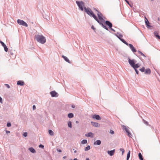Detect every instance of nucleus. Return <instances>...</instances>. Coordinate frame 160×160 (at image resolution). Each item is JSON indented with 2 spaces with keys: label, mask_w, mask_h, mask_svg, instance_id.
I'll list each match as a JSON object with an SVG mask.
<instances>
[{
  "label": "nucleus",
  "mask_w": 160,
  "mask_h": 160,
  "mask_svg": "<svg viewBox=\"0 0 160 160\" xmlns=\"http://www.w3.org/2000/svg\"><path fill=\"white\" fill-rule=\"evenodd\" d=\"M111 30L112 31H113L114 32H115V30H114V29H112V28H110Z\"/></svg>",
  "instance_id": "49"
},
{
  "label": "nucleus",
  "mask_w": 160,
  "mask_h": 160,
  "mask_svg": "<svg viewBox=\"0 0 160 160\" xmlns=\"http://www.w3.org/2000/svg\"><path fill=\"white\" fill-rule=\"evenodd\" d=\"M66 158V156H64L63 157V158Z\"/></svg>",
  "instance_id": "59"
},
{
  "label": "nucleus",
  "mask_w": 160,
  "mask_h": 160,
  "mask_svg": "<svg viewBox=\"0 0 160 160\" xmlns=\"http://www.w3.org/2000/svg\"><path fill=\"white\" fill-rule=\"evenodd\" d=\"M101 141L98 140L94 142V145H100L101 144Z\"/></svg>",
  "instance_id": "17"
},
{
  "label": "nucleus",
  "mask_w": 160,
  "mask_h": 160,
  "mask_svg": "<svg viewBox=\"0 0 160 160\" xmlns=\"http://www.w3.org/2000/svg\"><path fill=\"white\" fill-rule=\"evenodd\" d=\"M158 21H159L160 20V18H158Z\"/></svg>",
  "instance_id": "61"
},
{
  "label": "nucleus",
  "mask_w": 160,
  "mask_h": 160,
  "mask_svg": "<svg viewBox=\"0 0 160 160\" xmlns=\"http://www.w3.org/2000/svg\"><path fill=\"white\" fill-rule=\"evenodd\" d=\"M120 150L121 151H122V155H123V153H124V151H125L124 149H123V148H120Z\"/></svg>",
  "instance_id": "35"
},
{
  "label": "nucleus",
  "mask_w": 160,
  "mask_h": 160,
  "mask_svg": "<svg viewBox=\"0 0 160 160\" xmlns=\"http://www.w3.org/2000/svg\"><path fill=\"white\" fill-rule=\"evenodd\" d=\"M154 34L156 38L160 39V36L158 35V33L157 32L155 31L154 32Z\"/></svg>",
  "instance_id": "18"
},
{
  "label": "nucleus",
  "mask_w": 160,
  "mask_h": 160,
  "mask_svg": "<svg viewBox=\"0 0 160 160\" xmlns=\"http://www.w3.org/2000/svg\"><path fill=\"white\" fill-rule=\"evenodd\" d=\"M151 71L149 68H147L145 71L144 73L145 74L149 75L151 74Z\"/></svg>",
  "instance_id": "15"
},
{
  "label": "nucleus",
  "mask_w": 160,
  "mask_h": 160,
  "mask_svg": "<svg viewBox=\"0 0 160 160\" xmlns=\"http://www.w3.org/2000/svg\"><path fill=\"white\" fill-rule=\"evenodd\" d=\"M73 114L72 113H71V118H73Z\"/></svg>",
  "instance_id": "43"
},
{
  "label": "nucleus",
  "mask_w": 160,
  "mask_h": 160,
  "mask_svg": "<svg viewBox=\"0 0 160 160\" xmlns=\"http://www.w3.org/2000/svg\"><path fill=\"white\" fill-rule=\"evenodd\" d=\"M39 147V148H44V146L41 144L40 145Z\"/></svg>",
  "instance_id": "42"
},
{
  "label": "nucleus",
  "mask_w": 160,
  "mask_h": 160,
  "mask_svg": "<svg viewBox=\"0 0 160 160\" xmlns=\"http://www.w3.org/2000/svg\"><path fill=\"white\" fill-rule=\"evenodd\" d=\"M77 152V151H76V150H75V151H74V152L75 153H76V152Z\"/></svg>",
  "instance_id": "60"
},
{
  "label": "nucleus",
  "mask_w": 160,
  "mask_h": 160,
  "mask_svg": "<svg viewBox=\"0 0 160 160\" xmlns=\"http://www.w3.org/2000/svg\"><path fill=\"white\" fill-rule=\"evenodd\" d=\"M24 84V82L21 81H18L17 82V84L18 85H20L21 86L23 85Z\"/></svg>",
  "instance_id": "20"
},
{
  "label": "nucleus",
  "mask_w": 160,
  "mask_h": 160,
  "mask_svg": "<svg viewBox=\"0 0 160 160\" xmlns=\"http://www.w3.org/2000/svg\"><path fill=\"white\" fill-rule=\"evenodd\" d=\"M0 102L1 103H2V98L0 97Z\"/></svg>",
  "instance_id": "45"
},
{
  "label": "nucleus",
  "mask_w": 160,
  "mask_h": 160,
  "mask_svg": "<svg viewBox=\"0 0 160 160\" xmlns=\"http://www.w3.org/2000/svg\"><path fill=\"white\" fill-rule=\"evenodd\" d=\"M70 113H69L68 115V117L69 118H70Z\"/></svg>",
  "instance_id": "53"
},
{
  "label": "nucleus",
  "mask_w": 160,
  "mask_h": 160,
  "mask_svg": "<svg viewBox=\"0 0 160 160\" xmlns=\"http://www.w3.org/2000/svg\"><path fill=\"white\" fill-rule=\"evenodd\" d=\"M122 42H123L126 45H127V46H128V44H128V43L124 39H121V40H120Z\"/></svg>",
  "instance_id": "24"
},
{
  "label": "nucleus",
  "mask_w": 160,
  "mask_h": 160,
  "mask_svg": "<svg viewBox=\"0 0 160 160\" xmlns=\"http://www.w3.org/2000/svg\"><path fill=\"white\" fill-rule=\"evenodd\" d=\"M5 85L6 86V87L9 88H10V86H9V85H8V84H5Z\"/></svg>",
  "instance_id": "41"
},
{
  "label": "nucleus",
  "mask_w": 160,
  "mask_h": 160,
  "mask_svg": "<svg viewBox=\"0 0 160 160\" xmlns=\"http://www.w3.org/2000/svg\"><path fill=\"white\" fill-rule=\"evenodd\" d=\"M50 94L52 97H57L58 96L57 93L55 91H52L50 92Z\"/></svg>",
  "instance_id": "12"
},
{
  "label": "nucleus",
  "mask_w": 160,
  "mask_h": 160,
  "mask_svg": "<svg viewBox=\"0 0 160 160\" xmlns=\"http://www.w3.org/2000/svg\"><path fill=\"white\" fill-rule=\"evenodd\" d=\"M57 151L59 152H62V151L60 149L59 150L57 149Z\"/></svg>",
  "instance_id": "52"
},
{
  "label": "nucleus",
  "mask_w": 160,
  "mask_h": 160,
  "mask_svg": "<svg viewBox=\"0 0 160 160\" xmlns=\"http://www.w3.org/2000/svg\"><path fill=\"white\" fill-rule=\"evenodd\" d=\"M139 70L141 72H145V69L144 67H143L142 68L139 69Z\"/></svg>",
  "instance_id": "31"
},
{
  "label": "nucleus",
  "mask_w": 160,
  "mask_h": 160,
  "mask_svg": "<svg viewBox=\"0 0 160 160\" xmlns=\"http://www.w3.org/2000/svg\"><path fill=\"white\" fill-rule=\"evenodd\" d=\"M138 157L139 159L140 160H143V158L142 154L140 153H139L138 154Z\"/></svg>",
  "instance_id": "25"
},
{
  "label": "nucleus",
  "mask_w": 160,
  "mask_h": 160,
  "mask_svg": "<svg viewBox=\"0 0 160 160\" xmlns=\"http://www.w3.org/2000/svg\"><path fill=\"white\" fill-rule=\"evenodd\" d=\"M86 160H89V158H87L86 159Z\"/></svg>",
  "instance_id": "57"
},
{
  "label": "nucleus",
  "mask_w": 160,
  "mask_h": 160,
  "mask_svg": "<svg viewBox=\"0 0 160 160\" xmlns=\"http://www.w3.org/2000/svg\"><path fill=\"white\" fill-rule=\"evenodd\" d=\"M85 136L87 137H90L93 138V134L92 132H89L88 133H86L85 134Z\"/></svg>",
  "instance_id": "14"
},
{
  "label": "nucleus",
  "mask_w": 160,
  "mask_h": 160,
  "mask_svg": "<svg viewBox=\"0 0 160 160\" xmlns=\"http://www.w3.org/2000/svg\"><path fill=\"white\" fill-rule=\"evenodd\" d=\"M4 50L5 52H7L8 51V49L6 45L3 47Z\"/></svg>",
  "instance_id": "33"
},
{
  "label": "nucleus",
  "mask_w": 160,
  "mask_h": 160,
  "mask_svg": "<svg viewBox=\"0 0 160 160\" xmlns=\"http://www.w3.org/2000/svg\"><path fill=\"white\" fill-rule=\"evenodd\" d=\"M127 134H128V136L129 137H131V136H132V135L129 131L128 132H127Z\"/></svg>",
  "instance_id": "32"
},
{
  "label": "nucleus",
  "mask_w": 160,
  "mask_h": 160,
  "mask_svg": "<svg viewBox=\"0 0 160 160\" xmlns=\"http://www.w3.org/2000/svg\"><path fill=\"white\" fill-rule=\"evenodd\" d=\"M128 46H129L130 48L133 52H137L136 49L131 44H129Z\"/></svg>",
  "instance_id": "8"
},
{
  "label": "nucleus",
  "mask_w": 160,
  "mask_h": 160,
  "mask_svg": "<svg viewBox=\"0 0 160 160\" xmlns=\"http://www.w3.org/2000/svg\"><path fill=\"white\" fill-rule=\"evenodd\" d=\"M145 23L148 28H149L152 27V26L150 25V23L148 21V19L145 17Z\"/></svg>",
  "instance_id": "9"
},
{
  "label": "nucleus",
  "mask_w": 160,
  "mask_h": 160,
  "mask_svg": "<svg viewBox=\"0 0 160 160\" xmlns=\"http://www.w3.org/2000/svg\"><path fill=\"white\" fill-rule=\"evenodd\" d=\"M29 150H30V151L31 152H32L33 153H35L36 152V151L35 150V149L33 148H29Z\"/></svg>",
  "instance_id": "22"
},
{
  "label": "nucleus",
  "mask_w": 160,
  "mask_h": 160,
  "mask_svg": "<svg viewBox=\"0 0 160 160\" xmlns=\"http://www.w3.org/2000/svg\"><path fill=\"white\" fill-rule=\"evenodd\" d=\"M68 126L70 127V122H69L68 123Z\"/></svg>",
  "instance_id": "51"
},
{
  "label": "nucleus",
  "mask_w": 160,
  "mask_h": 160,
  "mask_svg": "<svg viewBox=\"0 0 160 160\" xmlns=\"http://www.w3.org/2000/svg\"><path fill=\"white\" fill-rule=\"evenodd\" d=\"M7 126L8 127H10L11 126V123L10 122H8L7 124Z\"/></svg>",
  "instance_id": "39"
},
{
  "label": "nucleus",
  "mask_w": 160,
  "mask_h": 160,
  "mask_svg": "<svg viewBox=\"0 0 160 160\" xmlns=\"http://www.w3.org/2000/svg\"><path fill=\"white\" fill-rule=\"evenodd\" d=\"M130 151L129 150L128 153L127 157V160H128L130 157Z\"/></svg>",
  "instance_id": "23"
},
{
  "label": "nucleus",
  "mask_w": 160,
  "mask_h": 160,
  "mask_svg": "<svg viewBox=\"0 0 160 160\" xmlns=\"http://www.w3.org/2000/svg\"><path fill=\"white\" fill-rule=\"evenodd\" d=\"M93 10H95L97 12L99 11L98 10H97L96 8H93Z\"/></svg>",
  "instance_id": "47"
},
{
  "label": "nucleus",
  "mask_w": 160,
  "mask_h": 160,
  "mask_svg": "<svg viewBox=\"0 0 160 160\" xmlns=\"http://www.w3.org/2000/svg\"><path fill=\"white\" fill-rule=\"evenodd\" d=\"M97 14L99 20H100V21L101 22V23H102L103 24V22H104L105 20L103 18V15L99 11L98 12Z\"/></svg>",
  "instance_id": "4"
},
{
  "label": "nucleus",
  "mask_w": 160,
  "mask_h": 160,
  "mask_svg": "<svg viewBox=\"0 0 160 160\" xmlns=\"http://www.w3.org/2000/svg\"><path fill=\"white\" fill-rule=\"evenodd\" d=\"M6 133H10V131H6Z\"/></svg>",
  "instance_id": "54"
},
{
  "label": "nucleus",
  "mask_w": 160,
  "mask_h": 160,
  "mask_svg": "<svg viewBox=\"0 0 160 160\" xmlns=\"http://www.w3.org/2000/svg\"><path fill=\"white\" fill-rule=\"evenodd\" d=\"M143 121L144 123L146 125H148V123L147 121H145L143 119Z\"/></svg>",
  "instance_id": "34"
},
{
  "label": "nucleus",
  "mask_w": 160,
  "mask_h": 160,
  "mask_svg": "<svg viewBox=\"0 0 160 160\" xmlns=\"http://www.w3.org/2000/svg\"><path fill=\"white\" fill-rule=\"evenodd\" d=\"M92 118L93 119H96L97 120H101V118L98 115L94 114L92 116Z\"/></svg>",
  "instance_id": "7"
},
{
  "label": "nucleus",
  "mask_w": 160,
  "mask_h": 160,
  "mask_svg": "<svg viewBox=\"0 0 160 160\" xmlns=\"http://www.w3.org/2000/svg\"><path fill=\"white\" fill-rule=\"evenodd\" d=\"M73 160H78V159L76 158H74Z\"/></svg>",
  "instance_id": "56"
},
{
  "label": "nucleus",
  "mask_w": 160,
  "mask_h": 160,
  "mask_svg": "<svg viewBox=\"0 0 160 160\" xmlns=\"http://www.w3.org/2000/svg\"><path fill=\"white\" fill-rule=\"evenodd\" d=\"M76 123H79V122L78 121H76Z\"/></svg>",
  "instance_id": "55"
},
{
  "label": "nucleus",
  "mask_w": 160,
  "mask_h": 160,
  "mask_svg": "<svg viewBox=\"0 0 160 160\" xmlns=\"http://www.w3.org/2000/svg\"><path fill=\"white\" fill-rule=\"evenodd\" d=\"M87 143V141L86 139L82 140L81 142V143L82 144H86Z\"/></svg>",
  "instance_id": "27"
},
{
  "label": "nucleus",
  "mask_w": 160,
  "mask_h": 160,
  "mask_svg": "<svg viewBox=\"0 0 160 160\" xmlns=\"http://www.w3.org/2000/svg\"><path fill=\"white\" fill-rule=\"evenodd\" d=\"M91 124L93 126L96 127H99V125L98 123L92 121L91 122Z\"/></svg>",
  "instance_id": "13"
},
{
  "label": "nucleus",
  "mask_w": 160,
  "mask_h": 160,
  "mask_svg": "<svg viewBox=\"0 0 160 160\" xmlns=\"http://www.w3.org/2000/svg\"><path fill=\"white\" fill-rule=\"evenodd\" d=\"M48 132H49V134L51 135H54V133H53V131L51 130H49Z\"/></svg>",
  "instance_id": "29"
},
{
  "label": "nucleus",
  "mask_w": 160,
  "mask_h": 160,
  "mask_svg": "<svg viewBox=\"0 0 160 160\" xmlns=\"http://www.w3.org/2000/svg\"><path fill=\"white\" fill-rule=\"evenodd\" d=\"M106 24L108 26L109 28H111L112 26V24L109 21H106L105 22Z\"/></svg>",
  "instance_id": "10"
},
{
  "label": "nucleus",
  "mask_w": 160,
  "mask_h": 160,
  "mask_svg": "<svg viewBox=\"0 0 160 160\" xmlns=\"http://www.w3.org/2000/svg\"><path fill=\"white\" fill-rule=\"evenodd\" d=\"M32 108L33 110H35L36 109V107L35 105H34L33 106Z\"/></svg>",
  "instance_id": "46"
},
{
  "label": "nucleus",
  "mask_w": 160,
  "mask_h": 160,
  "mask_svg": "<svg viewBox=\"0 0 160 160\" xmlns=\"http://www.w3.org/2000/svg\"><path fill=\"white\" fill-rule=\"evenodd\" d=\"M0 43L2 45L3 47L4 46H5V44L3 42H2V41L0 40Z\"/></svg>",
  "instance_id": "36"
},
{
  "label": "nucleus",
  "mask_w": 160,
  "mask_h": 160,
  "mask_svg": "<svg viewBox=\"0 0 160 160\" xmlns=\"http://www.w3.org/2000/svg\"><path fill=\"white\" fill-rule=\"evenodd\" d=\"M138 52L139 54H140L142 56H144L145 57H146V56L144 54H143L142 52H141V51H138Z\"/></svg>",
  "instance_id": "30"
},
{
  "label": "nucleus",
  "mask_w": 160,
  "mask_h": 160,
  "mask_svg": "<svg viewBox=\"0 0 160 160\" xmlns=\"http://www.w3.org/2000/svg\"><path fill=\"white\" fill-rule=\"evenodd\" d=\"M71 107H72V108H75V106L74 105H73V104H72L71 106Z\"/></svg>",
  "instance_id": "50"
},
{
  "label": "nucleus",
  "mask_w": 160,
  "mask_h": 160,
  "mask_svg": "<svg viewBox=\"0 0 160 160\" xmlns=\"http://www.w3.org/2000/svg\"><path fill=\"white\" fill-rule=\"evenodd\" d=\"M128 58V61L129 64L132 68H133L136 62V61L134 59L131 60L129 58Z\"/></svg>",
  "instance_id": "5"
},
{
  "label": "nucleus",
  "mask_w": 160,
  "mask_h": 160,
  "mask_svg": "<svg viewBox=\"0 0 160 160\" xmlns=\"http://www.w3.org/2000/svg\"><path fill=\"white\" fill-rule=\"evenodd\" d=\"M117 34H115V35L120 40H121V39H122V38L123 37V36L122 34L120 33L119 32H117Z\"/></svg>",
  "instance_id": "16"
},
{
  "label": "nucleus",
  "mask_w": 160,
  "mask_h": 160,
  "mask_svg": "<svg viewBox=\"0 0 160 160\" xmlns=\"http://www.w3.org/2000/svg\"><path fill=\"white\" fill-rule=\"evenodd\" d=\"M72 122H71V128H72Z\"/></svg>",
  "instance_id": "58"
},
{
  "label": "nucleus",
  "mask_w": 160,
  "mask_h": 160,
  "mask_svg": "<svg viewBox=\"0 0 160 160\" xmlns=\"http://www.w3.org/2000/svg\"><path fill=\"white\" fill-rule=\"evenodd\" d=\"M17 22H18V23L20 25H23L26 27H27L28 26V25L27 24L22 20H21L20 19H18L17 20Z\"/></svg>",
  "instance_id": "6"
},
{
  "label": "nucleus",
  "mask_w": 160,
  "mask_h": 160,
  "mask_svg": "<svg viewBox=\"0 0 160 160\" xmlns=\"http://www.w3.org/2000/svg\"><path fill=\"white\" fill-rule=\"evenodd\" d=\"M23 135L24 137H26L27 136V133L26 132H24L23 134Z\"/></svg>",
  "instance_id": "40"
},
{
  "label": "nucleus",
  "mask_w": 160,
  "mask_h": 160,
  "mask_svg": "<svg viewBox=\"0 0 160 160\" xmlns=\"http://www.w3.org/2000/svg\"><path fill=\"white\" fill-rule=\"evenodd\" d=\"M140 65L138 63L137 64H135L133 68L134 69H137V68H138L139 67H140Z\"/></svg>",
  "instance_id": "21"
},
{
  "label": "nucleus",
  "mask_w": 160,
  "mask_h": 160,
  "mask_svg": "<svg viewBox=\"0 0 160 160\" xmlns=\"http://www.w3.org/2000/svg\"><path fill=\"white\" fill-rule=\"evenodd\" d=\"M91 28L93 30L95 29V28H94V27L93 26H92L91 27Z\"/></svg>",
  "instance_id": "48"
},
{
  "label": "nucleus",
  "mask_w": 160,
  "mask_h": 160,
  "mask_svg": "<svg viewBox=\"0 0 160 160\" xmlns=\"http://www.w3.org/2000/svg\"><path fill=\"white\" fill-rule=\"evenodd\" d=\"M76 3L77 4L79 9L82 11L83 10V6H84V3L83 1H77Z\"/></svg>",
  "instance_id": "3"
},
{
  "label": "nucleus",
  "mask_w": 160,
  "mask_h": 160,
  "mask_svg": "<svg viewBox=\"0 0 160 160\" xmlns=\"http://www.w3.org/2000/svg\"><path fill=\"white\" fill-rule=\"evenodd\" d=\"M110 133L112 134H113L114 132L112 130H111L110 131Z\"/></svg>",
  "instance_id": "38"
},
{
  "label": "nucleus",
  "mask_w": 160,
  "mask_h": 160,
  "mask_svg": "<svg viewBox=\"0 0 160 160\" xmlns=\"http://www.w3.org/2000/svg\"><path fill=\"white\" fill-rule=\"evenodd\" d=\"M62 57L64 59V60L66 62H69V60L67 57H66L63 55L62 56Z\"/></svg>",
  "instance_id": "26"
},
{
  "label": "nucleus",
  "mask_w": 160,
  "mask_h": 160,
  "mask_svg": "<svg viewBox=\"0 0 160 160\" xmlns=\"http://www.w3.org/2000/svg\"><path fill=\"white\" fill-rule=\"evenodd\" d=\"M84 9L85 10V12L87 13L91 17H93V18L100 25H101V26L104 29H106L107 30H108V28L105 26L102 23H101V22L99 20L97 17L96 16V15L94 14L93 12L92 11V10L90 9V8H87L86 7H84Z\"/></svg>",
  "instance_id": "1"
},
{
  "label": "nucleus",
  "mask_w": 160,
  "mask_h": 160,
  "mask_svg": "<svg viewBox=\"0 0 160 160\" xmlns=\"http://www.w3.org/2000/svg\"><path fill=\"white\" fill-rule=\"evenodd\" d=\"M125 1L127 2V3H128V4H129V5L130 6V5L129 4V2H128V1L127 0H125Z\"/></svg>",
  "instance_id": "44"
},
{
  "label": "nucleus",
  "mask_w": 160,
  "mask_h": 160,
  "mask_svg": "<svg viewBox=\"0 0 160 160\" xmlns=\"http://www.w3.org/2000/svg\"><path fill=\"white\" fill-rule=\"evenodd\" d=\"M115 149H113L112 150L108 151V153L109 154L110 156H113L115 152Z\"/></svg>",
  "instance_id": "11"
},
{
  "label": "nucleus",
  "mask_w": 160,
  "mask_h": 160,
  "mask_svg": "<svg viewBox=\"0 0 160 160\" xmlns=\"http://www.w3.org/2000/svg\"><path fill=\"white\" fill-rule=\"evenodd\" d=\"M134 70H135L136 73L137 74H138L139 73V72L138 70L137 69H134Z\"/></svg>",
  "instance_id": "37"
},
{
  "label": "nucleus",
  "mask_w": 160,
  "mask_h": 160,
  "mask_svg": "<svg viewBox=\"0 0 160 160\" xmlns=\"http://www.w3.org/2000/svg\"><path fill=\"white\" fill-rule=\"evenodd\" d=\"M90 149V147L89 145H88L85 148L84 150L85 151H88Z\"/></svg>",
  "instance_id": "28"
},
{
  "label": "nucleus",
  "mask_w": 160,
  "mask_h": 160,
  "mask_svg": "<svg viewBox=\"0 0 160 160\" xmlns=\"http://www.w3.org/2000/svg\"><path fill=\"white\" fill-rule=\"evenodd\" d=\"M122 129L123 130H125L127 132L129 131L127 128L124 125H122Z\"/></svg>",
  "instance_id": "19"
},
{
  "label": "nucleus",
  "mask_w": 160,
  "mask_h": 160,
  "mask_svg": "<svg viewBox=\"0 0 160 160\" xmlns=\"http://www.w3.org/2000/svg\"><path fill=\"white\" fill-rule=\"evenodd\" d=\"M35 38L38 42L42 44H44L46 42L45 38L42 35H35Z\"/></svg>",
  "instance_id": "2"
}]
</instances>
